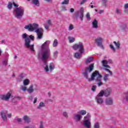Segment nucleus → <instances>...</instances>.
Here are the masks:
<instances>
[{
	"label": "nucleus",
	"instance_id": "nucleus-1",
	"mask_svg": "<svg viewBox=\"0 0 128 128\" xmlns=\"http://www.w3.org/2000/svg\"><path fill=\"white\" fill-rule=\"evenodd\" d=\"M94 64L89 65L88 66L85 68L84 71L83 72L84 78H86V80H88V82H92V80H96L98 82V86H101L104 84V83L102 82V76L100 74L98 71L96 70L93 72L91 75L90 78H88V74L92 72L94 70Z\"/></svg>",
	"mask_w": 128,
	"mask_h": 128
},
{
	"label": "nucleus",
	"instance_id": "nucleus-2",
	"mask_svg": "<svg viewBox=\"0 0 128 128\" xmlns=\"http://www.w3.org/2000/svg\"><path fill=\"white\" fill-rule=\"evenodd\" d=\"M50 41L46 40L41 46V51L38 54V58L42 60L44 62H46V60L50 58Z\"/></svg>",
	"mask_w": 128,
	"mask_h": 128
},
{
	"label": "nucleus",
	"instance_id": "nucleus-3",
	"mask_svg": "<svg viewBox=\"0 0 128 128\" xmlns=\"http://www.w3.org/2000/svg\"><path fill=\"white\" fill-rule=\"evenodd\" d=\"M38 24L34 23L26 25L24 28L28 30V32H34L36 34V40H42L44 36V29L42 28H38Z\"/></svg>",
	"mask_w": 128,
	"mask_h": 128
},
{
	"label": "nucleus",
	"instance_id": "nucleus-4",
	"mask_svg": "<svg viewBox=\"0 0 128 128\" xmlns=\"http://www.w3.org/2000/svg\"><path fill=\"white\" fill-rule=\"evenodd\" d=\"M22 38L24 40V46L27 48H30V50L32 52H34V44H32L30 45V42L32 40H34V36L32 35H30L28 36V34L26 33L22 34Z\"/></svg>",
	"mask_w": 128,
	"mask_h": 128
},
{
	"label": "nucleus",
	"instance_id": "nucleus-5",
	"mask_svg": "<svg viewBox=\"0 0 128 128\" xmlns=\"http://www.w3.org/2000/svg\"><path fill=\"white\" fill-rule=\"evenodd\" d=\"M82 126L86 128H92V122H90V114L88 113L84 118Z\"/></svg>",
	"mask_w": 128,
	"mask_h": 128
},
{
	"label": "nucleus",
	"instance_id": "nucleus-6",
	"mask_svg": "<svg viewBox=\"0 0 128 128\" xmlns=\"http://www.w3.org/2000/svg\"><path fill=\"white\" fill-rule=\"evenodd\" d=\"M14 12H15L16 18H22L24 14V8L22 6L17 7L15 8Z\"/></svg>",
	"mask_w": 128,
	"mask_h": 128
},
{
	"label": "nucleus",
	"instance_id": "nucleus-7",
	"mask_svg": "<svg viewBox=\"0 0 128 128\" xmlns=\"http://www.w3.org/2000/svg\"><path fill=\"white\" fill-rule=\"evenodd\" d=\"M72 49L76 50H78L80 54H83L84 52V44L82 42H80L78 44H75L72 46Z\"/></svg>",
	"mask_w": 128,
	"mask_h": 128
},
{
	"label": "nucleus",
	"instance_id": "nucleus-8",
	"mask_svg": "<svg viewBox=\"0 0 128 128\" xmlns=\"http://www.w3.org/2000/svg\"><path fill=\"white\" fill-rule=\"evenodd\" d=\"M84 8L82 7L80 8V10L76 12L75 18L78 20V18L80 19V20L82 22L84 20Z\"/></svg>",
	"mask_w": 128,
	"mask_h": 128
},
{
	"label": "nucleus",
	"instance_id": "nucleus-9",
	"mask_svg": "<svg viewBox=\"0 0 128 128\" xmlns=\"http://www.w3.org/2000/svg\"><path fill=\"white\" fill-rule=\"evenodd\" d=\"M95 44L98 46L102 48V50H104V47L102 44V37H98L95 40Z\"/></svg>",
	"mask_w": 128,
	"mask_h": 128
},
{
	"label": "nucleus",
	"instance_id": "nucleus-10",
	"mask_svg": "<svg viewBox=\"0 0 128 128\" xmlns=\"http://www.w3.org/2000/svg\"><path fill=\"white\" fill-rule=\"evenodd\" d=\"M12 94V91H10L5 94L1 95L0 98L2 100H6L8 102V100H9Z\"/></svg>",
	"mask_w": 128,
	"mask_h": 128
},
{
	"label": "nucleus",
	"instance_id": "nucleus-11",
	"mask_svg": "<svg viewBox=\"0 0 128 128\" xmlns=\"http://www.w3.org/2000/svg\"><path fill=\"white\" fill-rule=\"evenodd\" d=\"M8 110H2L0 112V114L1 116V118L4 122H8V117L6 116H8Z\"/></svg>",
	"mask_w": 128,
	"mask_h": 128
},
{
	"label": "nucleus",
	"instance_id": "nucleus-12",
	"mask_svg": "<svg viewBox=\"0 0 128 128\" xmlns=\"http://www.w3.org/2000/svg\"><path fill=\"white\" fill-rule=\"evenodd\" d=\"M44 69L46 72H52L53 70H54V64H46L44 66Z\"/></svg>",
	"mask_w": 128,
	"mask_h": 128
},
{
	"label": "nucleus",
	"instance_id": "nucleus-13",
	"mask_svg": "<svg viewBox=\"0 0 128 128\" xmlns=\"http://www.w3.org/2000/svg\"><path fill=\"white\" fill-rule=\"evenodd\" d=\"M82 115L78 113L75 114L73 116V120L76 122H80L82 120Z\"/></svg>",
	"mask_w": 128,
	"mask_h": 128
},
{
	"label": "nucleus",
	"instance_id": "nucleus-14",
	"mask_svg": "<svg viewBox=\"0 0 128 128\" xmlns=\"http://www.w3.org/2000/svg\"><path fill=\"white\" fill-rule=\"evenodd\" d=\"M112 92V90L110 88H107L104 92V96H109Z\"/></svg>",
	"mask_w": 128,
	"mask_h": 128
},
{
	"label": "nucleus",
	"instance_id": "nucleus-15",
	"mask_svg": "<svg viewBox=\"0 0 128 128\" xmlns=\"http://www.w3.org/2000/svg\"><path fill=\"white\" fill-rule=\"evenodd\" d=\"M105 104H107V106H112V104H114L112 98H106L105 100Z\"/></svg>",
	"mask_w": 128,
	"mask_h": 128
},
{
	"label": "nucleus",
	"instance_id": "nucleus-16",
	"mask_svg": "<svg viewBox=\"0 0 128 128\" xmlns=\"http://www.w3.org/2000/svg\"><path fill=\"white\" fill-rule=\"evenodd\" d=\"M95 100L98 104H103L104 102V99L102 97H98V96H96Z\"/></svg>",
	"mask_w": 128,
	"mask_h": 128
},
{
	"label": "nucleus",
	"instance_id": "nucleus-17",
	"mask_svg": "<svg viewBox=\"0 0 128 128\" xmlns=\"http://www.w3.org/2000/svg\"><path fill=\"white\" fill-rule=\"evenodd\" d=\"M92 28L96 30L98 28V22L96 19H94L92 22Z\"/></svg>",
	"mask_w": 128,
	"mask_h": 128
},
{
	"label": "nucleus",
	"instance_id": "nucleus-18",
	"mask_svg": "<svg viewBox=\"0 0 128 128\" xmlns=\"http://www.w3.org/2000/svg\"><path fill=\"white\" fill-rule=\"evenodd\" d=\"M52 20H48L47 22L44 24V28H46V30H48L49 28L52 26Z\"/></svg>",
	"mask_w": 128,
	"mask_h": 128
},
{
	"label": "nucleus",
	"instance_id": "nucleus-19",
	"mask_svg": "<svg viewBox=\"0 0 128 128\" xmlns=\"http://www.w3.org/2000/svg\"><path fill=\"white\" fill-rule=\"evenodd\" d=\"M31 4L34 6H40V0H32Z\"/></svg>",
	"mask_w": 128,
	"mask_h": 128
},
{
	"label": "nucleus",
	"instance_id": "nucleus-20",
	"mask_svg": "<svg viewBox=\"0 0 128 128\" xmlns=\"http://www.w3.org/2000/svg\"><path fill=\"white\" fill-rule=\"evenodd\" d=\"M23 120L26 124H30L32 122L30 118L26 115L23 116Z\"/></svg>",
	"mask_w": 128,
	"mask_h": 128
},
{
	"label": "nucleus",
	"instance_id": "nucleus-21",
	"mask_svg": "<svg viewBox=\"0 0 128 128\" xmlns=\"http://www.w3.org/2000/svg\"><path fill=\"white\" fill-rule=\"evenodd\" d=\"M102 64H114L112 62V60L110 59L108 60H102Z\"/></svg>",
	"mask_w": 128,
	"mask_h": 128
},
{
	"label": "nucleus",
	"instance_id": "nucleus-22",
	"mask_svg": "<svg viewBox=\"0 0 128 128\" xmlns=\"http://www.w3.org/2000/svg\"><path fill=\"white\" fill-rule=\"evenodd\" d=\"M22 98L18 96H15L12 100V102L14 104H16L18 102V100H21Z\"/></svg>",
	"mask_w": 128,
	"mask_h": 128
},
{
	"label": "nucleus",
	"instance_id": "nucleus-23",
	"mask_svg": "<svg viewBox=\"0 0 128 128\" xmlns=\"http://www.w3.org/2000/svg\"><path fill=\"white\" fill-rule=\"evenodd\" d=\"M34 91V85H30L28 88L27 89V92L29 94H32Z\"/></svg>",
	"mask_w": 128,
	"mask_h": 128
},
{
	"label": "nucleus",
	"instance_id": "nucleus-24",
	"mask_svg": "<svg viewBox=\"0 0 128 128\" xmlns=\"http://www.w3.org/2000/svg\"><path fill=\"white\" fill-rule=\"evenodd\" d=\"M46 106V104H44V103L42 102H40L38 106H37V108L38 110H42V108H44Z\"/></svg>",
	"mask_w": 128,
	"mask_h": 128
},
{
	"label": "nucleus",
	"instance_id": "nucleus-25",
	"mask_svg": "<svg viewBox=\"0 0 128 128\" xmlns=\"http://www.w3.org/2000/svg\"><path fill=\"white\" fill-rule=\"evenodd\" d=\"M94 60V57H90L88 58L86 60H85V63L88 64H90V62H92Z\"/></svg>",
	"mask_w": 128,
	"mask_h": 128
},
{
	"label": "nucleus",
	"instance_id": "nucleus-26",
	"mask_svg": "<svg viewBox=\"0 0 128 128\" xmlns=\"http://www.w3.org/2000/svg\"><path fill=\"white\" fill-rule=\"evenodd\" d=\"M113 43L115 44L116 48H117V50H120V41H118V42L114 41Z\"/></svg>",
	"mask_w": 128,
	"mask_h": 128
},
{
	"label": "nucleus",
	"instance_id": "nucleus-27",
	"mask_svg": "<svg viewBox=\"0 0 128 128\" xmlns=\"http://www.w3.org/2000/svg\"><path fill=\"white\" fill-rule=\"evenodd\" d=\"M126 24H122L120 25V30H126Z\"/></svg>",
	"mask_w": 128,
	"mask_h": 128
},
{
	"label": "nucleus",
	"instance_id": "nucleus-28",
	"mask_svg": "<svg viewBox=\"0 0 128 128\" xmlns=\"http://www.w3.org/2000/svg\"><path fill=\"white\" fill-rule=\"evenodd\" d=\"M74 58H77V60H80L82 58V56H80V53L76 52L74 54Z\"/></svg>",
	"mask_w": 128,
	"mask_h": 128
},
{
	"label": "nucleus",
	"instance_id": "nucleus-29",
	"mask_svg": "<svg viewBox=\"0 0 128 128\" xmlns=\"http://www.w3.org/2000/svg\"><path fill=\"white\" fill-rule=\"evenodd\" d=\"M115 12L118 16L122 14V9H120V8H116V10H115Z\"/></svg>",
	"mask_w": 128,
	"mask_h": 128
},
{
	"label": "nucleus",
	"instance_id": "nucleus-30",
	"mask_svg": "<svg viewBox=\"0 0 128 128\" xmlns=\"http://www.w3.org/2000/svg\"><path fill=\"white\" fill-rule=\"evenodd\" d=\"M30 80L28 79H25L23 80V84L25 86L30 84Z\"/></svg>",
	"mask_w": 128,
	"mask_h": 128
},
{
	"label": "nucleus",
	"instance_id": "nucleus-31",
	"mask_svg": "<svg viewBox=\"0 0 128 128\" xmlns=\"http://www.w3.org/2000/svg\"><path fill=\"white\" fill-rule=\"evenodd\" d=\"M24 78V74H20V77L18 78V82H22V80Z\"/></svg>",
	"mask_w": 128,
	"mask_h": 128
},
{
	"label": "nucleus",
	"instance_id": "nucleus-32",
	"mask_svg": "<svg viewBox=\"0 0 128 128\" xmlns=\"http://www.w3.org/2000/svg\"><path fill=\"white\" fill-rule=\"evenodd\" d=\"M68 40L70 44H72V42H74L76 40V39L72 37V36H68Z\"/></svg>",
	"mask_w": 128,
	"mask_h": 128
},
{
	"label": "nucleus",
	"instance_id": "nucleus-33",
	"mask_svg": "<svg viewBox=\"0 0 128 128\" xmlns=\"http://www.w3.org/2000/svg\"><path fill=\"white\" fill-rule=\"evenodd\" d=\"M78 114H80V116H84L85 114H86V110H81L78 112Z\"/></svg>",
	"mask_w": 128,
	"mask_h": 128
},
{
	"label": "nucleus",
	"instance_id": "nucleus-34",
	"mask_svg": "<svg viewBox=\"0 0 128 128\" xmlns=\"http://www.w3.org/2000/svg\"><path fill=\"white\" fill-rule=\"evenodd\" d=\"M104 90H101L96 96L102 98V96H104Z\"/></svg>",
	"mask_w": 128,
	"mask_h": 128
},
{
	"label": "nucleus",
	"instance_id": "nucleus-35",
	"mask_svg": "<svg viewBox=\"0 0 128 128\" xmlns=\"http://www.w3.org/2000/svg\"><path fill=\"white\" fill-rule=\"evenodd\" d=\"M58 40L55 39L53 42V47L56 48V46H58Z\"/></svg>",
	"mask_w": 128,
	"mask_h": 128
},
{
	"label": "nucleus",
	"instance_id": "nucleus-36",
	"mask_svg": "<svg viewBox=\"0 0 128 128\" xmlns=\"http://www.w3.org/2000/svg\"><path fill=\"white\" fill-rule=\"evenodd\" d=\"M70 4V0H64L61 2V4L64 5V4Z\"/></svg>",
	"mask_w": 128,
	"mask_h": 128
},
{
	"label": "nucleus",
	"instance_id": "nucleus-37",
	"mask_svg": "<svg viewBox=\"0 0 128 128\" xmlns=\"http://www.w3.org/2000/svg\"><path fill=\"white\" fill-rule=\"evenodd\" d=\"M109 76L110 75L108 74H106L104 77V82H108Z\"/></svg>",
	"mask_w": 128,
	"mask_h": 128
},
{
	"label": "nucleus",
	"instance_id": "nucleus-38",
	"mask_svg": "<svg viewBox=\"0 0 128 128\" xmlns=\"http://www.w3.org/2000/svg\"><path fill=\"white\" fill-rule=\"evenodd\" d=\"M7 8L9 10H11L12 8V2H8Z\"/></svg>",
	"mask_w": 128,
	"mask_h": 128
},
{
	"label": "nucleus",
	"instance_id": "nucleus-39",
	"mask_svg": "<svg viewBox=\"0 0 128 128\" xmlns=\"http://www.w3.org/2000/svg\"><path fill=\"white\" fill-rule=\"evenodd\" d=\"M62 116L66 118H68V114L66 112H62Z\"/></svg>",
	"mask_w": 128,
	"mask_h": 128
},
{
	"label": "nucleus",
	"instance_id": "nucleus-40",
	"mask_svg": "<svg viewBox=\"0 0 128 128\" xmlns=\"http://www.w3.org/2000/svg\"><path fill=\"white\" fill-rule=\"evenodd\" d=\"M124 100L126 102H128V92L126 94ZM126 110H128V106L126 107Z\"/></svg>",
	"mask_w": 128,
	"mask_h": 128
},
{
	"label": "nucleus",
	"instance_id": "nucleus-41",
	"mask_svg": "<svg viewBox=\"0 0 128 128\" xmlns=\"http://www.w3.org/2000/svg\"><path fill=\"white\" fill-rule=\"evenodd\" d=\"M102 0V6H106V4L108 2V0Z\"/></svg>",
	"mask_w": 128,
	"mask_h": 128
},
{
	"label": "nucleus",
	"instance_id": "nucleus-42",
	"mask_svg": "<svg viewBox=\"0 0 128 128\" xmlns=\"http://www.w3.org/2000/svg\"><path fill=\"white\" fill-rule=\"evenodd\" d=\"M20 90L22 92H26V90H28V88L26 86H22Z\"/></svg>",
	"mask_w": 128,
	"mask_h": 128
},
{
	"label": "nucleus",
	"instance_id": "nucleus-43",
	"mask_svg": "<svg viewBox=\"0 0 128 128\" xmlns=\"http://www.w3.org/2000/svg\"><path fill=\"white\" fill-rule=\"evenodd\" d=\"M110 48L113 50L114 52H116V48H114V46L112 44H110Z\"/></svg>",
	"mask_w": 128,
	"mask_h": 128
},
{
	"label": "nucleus",
	"instance_id": "nucleus-44",
	"mask_svg": "<svg viewBox=\"0 0 128 128\" xmlns=\"http://www.w3.org/2000/svg\"><path fill=\"white\" fill-rule=\"evenodd\" d=\"M86 18L88 20H90V14L89 12L86 14Z\"/></svg>",
	"mask_w": 128,
	"mask_h": 128
},
{
	"label": "nucleus",
	"instance_id": "nucleus-45",
	"mask_svg": "<svg viewBox=\"0 0 128 128\" xmlns=\"http://www.w3.org/2000/svg\"><path fill=\"white\" fill-rule=\"evenodd\" d=\"M74 28V25H72V24H70L68 27V30H72Z\"/></svg>",
	"mask_w": 128,
	"mask_h": 128
},
{
	"label": "nucleus",
	"instance_id": "nucleus-46",
	"mask_svg": "<svg viewBox=\"0 0 128 128\" xmlns=\"http://www.w3.org/2000/svg\"><path fill=\"white\" fill-rule=\"evenodd\" d=\"M104 70H106L110 74V76H112V72L110 71L109 69H107L106 68H104Z\"/></svg>",
	"mask_w": 128,
	"mask_h": 128
},
{
	"label": "nucleus",
	"instance_id": "nucleus-47",
	"mask_svg": "<svg viewBox=\"0 0 128 128\" xmlns=\"http://www.w3.org/2000/svg\"><path fill=\"white\" fill-rule=\"evenodd\" d=\"M94 128H100V124L98 122H96L94 125Z\"/></svg>",
	"mask_w": 128,
	"mask_h": 128
},
{
	"label": "nucleus",
	"instance_id": "nucleus-48",
	"mask_svg": "<svg viewBox=\"0 0 128 128\" xmlns=\"http://www.w3.org/2000/svg\"><path fill=\"white\" fill-rule=\"evenodd\" d=\"M58 51H56L54 52V58H58Z\"/></svg>",
	"mask_w": 128,
	"mask_h": 128
},
{
	"label": "nucleus",
	"instance_id": "nucleus-49",
	"mask_svg": "<svg viewBox=\"0 0 128 128\" xmlns=\"http://www.w3.org/2000/svg\"><path fill=\"white\" fill-rule=\"evenodd\" d=\"M16 120L18 122H22V118H17Z\"/></svg>",
	"mask_w": 128,
	"mask_h": 128
},
{
	"label": "nucleus",
	"instance_id": "nucleus-50",
	"mask_svg": "<svg viewBox=\"0 0 128 128\" xmlns=\"http://www.w3.org/2000/svg\"><path fill=\"white\" fill-rule=\"evenodd\" d=\"M88 2V0H82L80 3V5L82 6L84 4H85V2Z\"/></svg>",
	"mask_w": 128,
	"mask_h": 128
},
{
	"label": "nucleus",
	"instance_id": "nucleus-51",
	"mask_svg": "<svg viewBox=\"0 0 128 128\" xmlns=\"http://www.w3.org/2000/svg\"><path fill=\"white\" fill-rule=\"evenodd\" d=\"M104 68H110V66L108 64H103Z\"/></svg>",
	"mask_w": 128,
	"mask_h": 128
},
{
	"label": "nucleus",
	"instance_id": "nucleus-52",
	"mask_svg": "<svg viewBox=\"0 0 128 128\" xmlns=\"http://www.w3.org/2000/svg\"><path fill=\"white\" fill-rule=\"evenodd\" d=\"M96 86H92V90L93 92H94V90H96Z\"/></svg>",
	"mask_w": 128,
	"mask_h": 128
},
{
	"label": "nucleus",
	"instance_id": "nucleus-53",
	"mask_svg": "<svg viewBox=\"0 0 128 128\" xmlns=\"http://www.w3.org/2000/svg\"><path fill=\"white\" fill-rule=\"evenodd\" d=\"M124 10H128V3L124 4Z\"/></svg>",
	"mask_w": 128,
	"mask_h": 128
},
{
	"label": "nucleus",
	"instance_id": "nucleus-54",
	"mask_svg": "<svg viewBox=\"0 0 128 128\" xmlns=\"http://www.w3.org/2000/svg\"><path fill=\"white\" fill-rule=\"evenodd\" d=\"M12 4L14 6H15L16 8H18V4H16V3H14V2H12Z\"/></svg>",
	"mask_w": 128,
	"mask_h": 128
},
{
	"label": "nucleus",
	"instance_id": "nucleus-55",
	"mask_svg": "<svg viewBox=\"0 0 128 128\" xmlns=\"http://www.w3.org/2000/svg\"><path fill=\"white\" fill-rule=\"evenodd\" d=\"M124 12L126 14H128V9H125Z\"/></svg>",
	"mask_w": 128,
	"mask_h": 128
},
{
	"label": "nucleus",
	"instance_id": "nucleus-56",
	"mask_svg": "<svg viewBox=\"0 0 128 128\" xmlns=\"http://www.w3.org/2000/svg\"><path fill=\"white\" fill-rule=\"evenodd\" d=\"M36 102H38V98L36 97L34 98V101L33 102V104H36Z\"/></svg>",
	"mask_w": 128,
	"mask_h": 128
},
{
	"label": "nucleus",
	"instance_id": "nucleus-57",
	"mask_svg": "<svg viewBox=\"0 0 128 128\" xmlns=\"http://www.w3.org/2000/svg\"><path fill=\"white\" fill-rule=\"evenodd\" d=\"M104 10H100L99 14H104Z\"/></svg>",
	"mask_w": 128,
	"mask_h": 128
},
{
	"label": "nucleus",
	"instance_id": "nucleus-58",
	"mask_svg": "<svg viewBox=\"0 0 128 128\" xmlns=\"http://www.w3.org/2000/svg\"><path fill=\"white\" fill-rule=\"evenodd\" d=\"M3 64H8V60H4V61H3Z\"/></svg>",
	"mask_w": 128,
	"mask_h": 128
},
{
	"label": "nucleus",
	"instance_id": "nucleus-59",
	"mask_svg": "<svg viewBox=\"0 0 128 128\" xmlns=\"http://www.w3.org/2000/svg\"><path fill=\"white\" fill-rule=\"evenodd\" d=\"M7 116L8 118H12V114H7Z\"/></svg>",
	"mask_w": 128,
	"mask_h": 128
},
{
	"label": "nucleus",
	"instance_id": "nucleus-60",
	"mask_svg": "<svg viewBox=\"0 0 128 128\" xmlns=\"http://www.w3.org/2000/svg\"><path fill=\"white\" fill-rule=\"evenodd\" d=\"M70 12H74V9L73 8H71L70 9Z\"/></svg>",
	"mask_w": 128,
	"mask_h": 128
},
{
	"label": "nucleus",
	"instance_id": "nucleus-61",
	"mask_svg": "<svg viewBox=\"0 0 128 128\" xmlns=\"http://www.w3.org/2000/svg\"><path fill=\"white\" fill-rule=\"evenodd\" d=\"M62 10H64V12L66 10V6L62 7Z\"/></svg>",
	"mask_w": 128,
	"mask_h": 128
},
{
	"label": "nucleus",
	"instance_id": "nucleus-62",
	"mask_svg": "<svg viewBox=\"0 0 128 128\" xmlns=\"http://www.w3.org/2000/svg\"><path fill=\"white\" fill-rule=\"evenodd\" d=\"M34 98V97L32 96H30V97H29V100H32V99Z\"/></svg>",
	"mask_w": 128,
	"mask_h": 128
},
{
	"label": "nucleus",
	"instance_id": "nucleus-63",
	"mask_svg": "<svg viewBox=\"0 0 128 128\" xmlns=\"http://www.w3.org/2000/svg\"><path fill=\"white\" fill-rule=\"evenodd\" d=\"M46 2H52V0H44Z\"/></svg>",
	"mask_w": 128,
	"mask_h": 128
},
{
	"label": "nucleus",
	"instance_id": "nucleus-64",
	"mask_svg": "<svg viewBox=\"0 0 128 128\" xmlns=\"http://www.w3.org/2000/svg\"><path fill=\"white\" fill-rule=\"evenodd\" d=\"M48 96L49 97H50V96H52V94H50V92H48Z\"/></svg>",
	"mask_w": 128,
	"mask_h": 128
}]
</instances>
